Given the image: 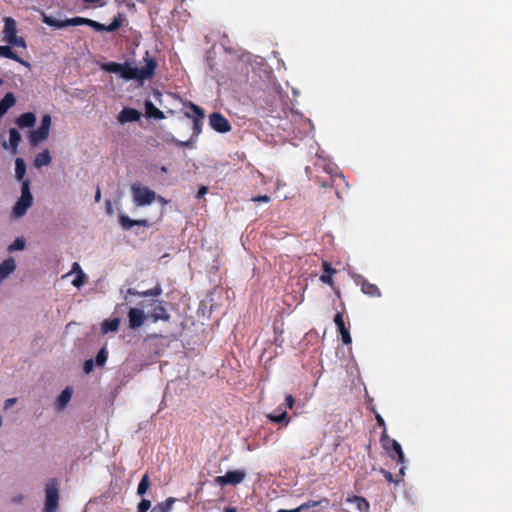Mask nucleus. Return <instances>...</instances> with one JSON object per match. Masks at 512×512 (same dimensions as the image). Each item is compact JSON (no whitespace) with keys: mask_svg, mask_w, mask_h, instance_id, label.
<instances>
[{"mask_svg":"<svg viewBox=\"0 0 512 512\" xmlns=\"http://www.w3.org/2000/svg\"><path fill=\"white\" fill-rule=\"evenodd\" d=\"M103 68L107 72L119 74L120 69L122 68V63L110 62L107 63Z\"/></svg>","mask_w":512,"mask_h":512,"instance_id":"39","label":"nucleus"},{"mask_svg":"<svg viewBox=\"0 0 512 512\" xmlns=\"http://www.w3.org/2000/svg\"><path fill=\"white\" fill-rule=\"evenodd\" d=\"M149 486H150L149 475H148V473H145L142 476V478L138 484L137 494L140 496L144 495L147 492Z\"/></svg>","mask_w":512,"mask_h":512,"instance_id":"33","label":"nucleus"},{"mask_svg":"<svg viewBox=\"0 0 512 512\" xmlns=\"http://www.w3.org/2000/svg\"><path fill=\"white\" fill-rule=\"evenodd\" d=\"M381 443L383 448L386 450H392L397 455V461L399 463L404 462V453L402 451L401 445L394 439L389 438V436L386 434V431H383L381 436Z\"/></svg>","mask_w":512,"mask_h":512,"instance_id":"12","label":"nucleus"},{"mask_svg":"<svg viewBox=\"0 0 512 512\" xmlns=\"http://www.w3.org/2000/svg\"><path fill=\"white\" fill-rule=\"evenodd\" d=\"M346 501L349 503H354L356 505L358 512H368L369 511L370 504L366 500V498H364L362 496L347 497Z\"/></svg>","mask_w":512,"mask_h":512,"instance_id":"24","label":"nucleus"},{"mask_svg":"<svg viewBox=\"0 0 512 512\" xmlns=\"http://www.w3.org/2000/svg\"><path fill=\"white\" fill-rule=\"evenodd\" d=\"M101 0H83L84 3H94V4H97L99 3Z\"/></svg>","mask_w":512,"mask_h":512,"instance_id":"55","label":"nucleus"},{"mask_svg":"<svg viewBox=\"0 0 512 512\" xmlns=\"http://www.w3.org/2000/svg\"><path fill=\"white\" fill-rule=\"evenodd\" d=\"M162 292H163V289H162L161 285L158 283L151 289L141 291V297H150V296L158 297L162 294Z\"/></svg>","mask_w":512,"mask_h":512,"instance_id":"35","label":"nucleus"},{"mask_svg":"<svg viewBox=\"0 0 512 512\" xmlns=\"http://www.w3.org/2000/svg\"><path fill=\"white\" fill-rule=\"evenodd\" d=\"M322 268L323 274L320 276V281L331 286L333 284L332 277L337 273V270L327 261H323Z\"/></svg>","mask_w":512,"mask_h":512,"instance_id":"20","label":"nucleus"},{"mask_svg":"<svg viewBox=\"0 0 512 512\" xmlns=\"http://www.w3.org/2000/svg\"><path fill=\"white\" fill-rule=\"evenodd\" d=\"M253 201L267 203L270 201V197L268 195H260V196L253 198Z\"/></svg>","mask_w":512,"mask_h":512,"instance_id":"46","label":"nucleus"},{"mask_svg":"<svg viewBox=\"0 0 512 512\" xmlns=\"http://www.w3.org/2000/svg\"><path fill=\"white\" fill-rule=\"evenodd\" d=\"M146 320L145 312L139 308H130L128 311V324L130 329L141 327Z\"/></svg>","mask_w":512,"mask_h":512,"instance_id":"13","label":"nucleus"},{"mask_svg":"<svg viewBox=\"0 0 512 512\" xmlns=\"http://www.w3.org/2000/svg\"><path fill=\"white\" fill-rule=\"evenodd\" d=\"M319 184L323 188L331 187L335 189V194L338 198H341L342 190L348 187V183L341 173L330 175L329 180L321 181Z\"/></svg>","mask_w":512,"mask_h":512,"instance_id":"9","label":"nucleus"},{"mask_svg":"<svg viewBox=\"0 0 512 512\" xmlns=\"http://www.w3.org/2000/svg\"><path fill=\"white\" fill-rule=\"evenodd\" d=\"M16 123L22 129L32 128L36 123V116L32 112L23 113L16 119Z\"/></svg>","mask_w":512,"mask_h":512,"instance_id":"22","label":"nucleus"},{"mask_svg":"<svg viewBox=\"0 0 512 512\" xmlns=\"http://www.w3.org/2000/svg\"><path fill=\"white\" fill-rule=\"evenodd\" d=\"M195 140H196V138L193 136L187 141H180L173 136H171V138H170V142L173 143L177 147H190Z\"/></svg>","mask_w":512,"mask_h":512,"instance_id":"38","label":"nucleus"},{"mask_svg":"<svg viewBox=\"0 0 512 512\" xmlns=\"http://www.w3.org/2000/svg\"><path fill=\"white\" fill-rule=\"evenodd\" d=\"M150 306L152 309L149 311V317L153 322H168L170 320L171 316L168 313L163 300H152Z\"/></svg>","mask_w":512,"mask_h":512,"instance_id":"8","label":"nucleus"},{"mask_svg":"<svg viewBox=\"0 0 512 512\" xmlns=\"http://www.w3.org/2000/svg\"><path fill=\"white\" fill-rule=\"evenodd\" d=\"M127 292H128V294H130V295H134V296H139V297H141V292H140V291H137V290H135V289L129 288Z\"/></svg>","mask_w":512,"mask_h":512,"instance_id":"51","label":"nucleus"},{"mask_svg":"<svg viewBox=\"0 0 512 512\" xmlns=\"http://www.w3.org/2000/svg\"><path fill=\"white\" fill-rule=\"evenodd\" d=\"M267 418L269 421L273 423H281L284 424L285 426L288 425V423L290 422V417L288 416L286 411H283L278 415L268 414Z\"/></svg>","mask_w":512,"mask_h":512,"instance_id":"31","label":"nucleus"},{"mask_svg":"<svg viewBox=\"0 0 512 512\" xmlns=\"http://www.w3.org/2000/svg\"><path fill=\"white\" fill-rule=\"evenodd\" d=\"M51 127V116L49 114H45L42 116L41 124L36 129L30 132L29 134V143L32 146H37L41 142L45 141L49 137V131Z\"/></svg>","mask_w":512,"mask_h":512,"instance_id":"5","label":"nucleus"},{"mask_svg":"<svg viewBox=\"0 0 512 512\" xmlns=\"http://www.w3.org/2000/svg\"><path fill=\"white\" fill-rule=\"evenodd\" d=\"M32 204L33 196L30 192V180H25L21 187V197L13 207L12 217L15 219L23 217Z\"/></svg>","mask_w":512,"mask_h":512,"instance_id":"3","label":"nucleus"},{"mask_svg":"<svg viewBox=\"0 0 512 512\" xmlns=\"http://www.w3.org/2000/svg\"><path fill=\"white\" fill-rule=\"evenodd\" d=\"M208 191V188L206 186H202L199 190H198V193H197V197L198 198H201L203 197Z\"/></svg>","mask_w":512,"mask_h":512,"instance_id":"50","label":"nucleus"},{"mask_svg":"<svg viewBox=\"0 0 512 512\" xmlns=\"http://www.w3.org/2000/svg\"><path fill=\"white\" fill-rule=\"evenodd\" d=\"M375 418H376L377 424H378L380 427H383V428L385 429V421H384V419L382 418V416H381L380 414H376Z\"/></svg>","mask_w":512,"mask_h":512,"instance_id":"49","label":"nucleus"},{"mask_svg":"<svg viewBox=\"0 0 512 512\" xmlns=\"http://www.w3.org/2000/svg\"><path fill=\"white\" fill-rule=\"evenodd\" d=\"M140 117L141 113L138 110L130 107H125L120 112L118 119L121 123H127L138 121Z\"/></svg>","mask_w":512,"mask_h":512,"instance_id":"17","label":"nucleus"},{"mask_svg":"<svg viewBox=\"0 0 512 512\" xmlns=\"http://www.w3.org/2000/svg\"><path fill=\"white\" fill-rule=\"evenodd\" d=\"M0 56L2 57H5V58H8V59H12L22 65H24L25 67H30V63L23 60L22 58H20L13 50L10 46L6 45V46H0Z\"/></svg>","mask_w":512,"mask_h":512,"instance_id":"21","label":"nucleus"},{"mask_svg":"<svg viewBox=\"0 0 512 512\" xmlns=\"http://www.w3.org/2000/svg\"><path fill=\"white\" fill-rule=\"evenodd\" d=\"M119 318H113L111 320H105L102 324V331L104 333L117 331L119 328Z\"/></svg>","mask_w":512,"mask_h":512,"instance_id":"32","label":"nucleus"},{"mask_svg":"<svg viewBox=\"0 0 512 512\" xmlns=\"http://www.w3.org/2000/svg\"><path fill=\"white\" fill-rule=\"evenodd\" d=\"M3 83L2 79L0 78V85Z\"/></svg>","mask_w":512,"mask_h":512,"instance_id":"58","label":"nucleus"},{"mask_svg":"<svg viewBox=\"0 0 512 512\" xmlns=\"http://www.w3.org/2000/svg\"><path fill=\"white\" fill-rule=\"evenodd\" d=\"M322 503H325L326 505H328L329 503V500L327 498H323L321 500H308L307 502H304L302 503L298 508L300 509V512L303 511V510H308L312 507H316V506H319L321 505Z\"/></svg>","mask_w":512,"mask_h":512,"instance_id":"34","label":"nucleus"},{"mask_svg":"<svg viewBox=\"0 0 512 512\" xmlns=\"http://www.w3.org/2000/svg\"><path fill=\"white\" fill-rule=\"evenodd\" d=\"M17 402V398H9L4 403V409L8 410Z\"/></svg>","mask_w":512,"mask_h":512,"instance_id":"45","label":"nucleus"},{"mask_svg":"<svg viewBox=\"0 0 512 512\" xmlns=\"http://www.w3.org/2000/svg\"><path fill=\"white\" fill-rule=\"evenodd\" d=\"M189 108L192 110L193 115H189L188 113H186V115L192 118L193 137L197 138L202 131L203 119L205 117L204 110L192 102L189 103Z\"/></svg>","mask_w":512,"mask_h":512,"instance_id":"10","label":"nucleus"},{"mask_svg":"<svg viewBox=\"0 0 512 512\" xmlns=\"http://www.w3.org/2000/svg\"><path fill=\"white\" fill-rule=\"evenodd\" d=\"M334 323L341 334L342 341L345 345H349L352 342V338L348 329L345 327L343 316L340 312L336 313L334 317Z\"/></svg>","mask_w":512,"mask_h":512,"instance_id":"15","label":"nucleus"},{"mask_svg":"<svg viewBox=\"0 0 512 512\" xmlns=\"http://www.w3.org/2000/svg\"><path fill=\"white\" fill-rule=\"evenodd\" d=\"M16 103V98L12 92H7L0 100V116H3Z\"/></svg>","mask_w":512,"mask_h":512,"instance_id":"23","label":"nucleus"},{"mask_svg":"<svg viewBox=\"0 0 512 512\" xmlns=\"http://www.w3.org/2000/svg\"><path fill=\"white\" fill-rule=\"evenodd\" d=\"M93 367H94L93 360L92 359L86 360L83 365L84 373L89 374L93 370Z\"/></svg>","mask_w":512,"mask_h":512,"instance_id":"43","label":"nucleus"},{"mask_svg":"<svg viewBox=\"0 0 512 512\" xmlns=\"http://www.w3.org/2000/svg\"><path fill=\"white\" fill-rule=\"evenodd\" d=\"M277 512H300V509L298 507L292 510L279 509Z\"/></svg>","mask_w":512,"mask_h":512,"instance_id":"53","label":"nucleus"},{"mask_svg":"<svg viewBox=\"0 0 512 512\" xmlns=\"http://www.w3.org/2000/svg\"><path fill=\"white\" fill-rule=\"evenodd\" d=\"M108 352L105 347H103L96 355L95 362L98 366H103L107 361Z\"/></svg>","mask_w":512,"mask_h":512,"instance_id":"37","label":"nucleus"},{"mask_svg":"<svg viewBox=\"0 0 512 512\" xmlns=\"http://www.w3.org/2000/svg\"><path fill=\"white\" fill-rule=\"evenodd\" d=\"M145 112L148 118L164 119V113L159 110L151 101L145 102Z\"/></svg>","mask_w":512,"mask_h":512,"instance_id":"25","label":"nucleus"},{"mask_svg":"<svg viewBox=\"0 0 512 512\" xmlns=\"http://www.w3.org/2000/svg\"><path fill=\"white\" fill-rule=\"evenodd\" d=\"M294 404H295V398L291 394L286 395L285 406L288 409H292L294 407Z\"/></svg>","mask_w":512,"mask_h":512,"instance_id":"44","label":"nucleus"},{"mask_svg":"<svg viewBox=\"0 0 512 512\" xmlns=\"http://www.w3.org/2000/svg\"><path fill=\"white\" fill-rule=\"evenodd\" d=\"M26 174V163L22 158H17L15 160V177L18 181L22 182L25 181L24 179Z\"/></svg>","mask_w":512,"mask_h":512,"instance_id":"28","label":"nucleus"},{"mask_svg":"<svg viewBox=\"0 0 512 512\" xmlns=\"http://www.w3.org/2000/svg\"><path fill=\"white\" fill-rule=\"evenodd\" d=\"M119 223L126 230L131 229L133 226L148 227L150 225L149 221L146 219L132 220L124 214L119 215Z\"/></svg>","mask_w":512,"mask_h":512,"instance_id":"18","label":"nucleus"},{"mask_svg":"<svg viewBox=\"0 0 512 512\" xmlns=\"http://www.w3.org/2000/svg\"><path fill=\"white\" fill-rule=\"evenodd\" d=\"M25 499V496L23 494H18L16 496H14L11 501L15 504H20L24 501Z\"/></svg>","mask_w":512,"mask_h":512,"instance_id":"47","label":"nucleus"},{"mask_svg":"<svg viewBox=\"0 0 512 512\" xmlns=\"http://www.w3.org/2000/svg\"><path fill=\"white\" fill-rule=\"evenodd\" d=\"M224 512H237L235 507H227L225 508Z\"/></svg>","mask_w":512,"mask_h":512,"instance_id":"54","label":"nucleus"},{"mask_svg":"<svg viewBox=\"0 0 512 512\" xmlns=\"http://www.w3.org/2000/svg\"><path fill=\"white\" fill-rule=\"evenodd\" d=\"M145 62V66L142 68L133 67L129 63H122L120 76L126 80H138L140 82L151 79L155 74L157 62L155 58L149 56L148 52H146Z\"/></svg>","mask_w":512,"mask_h":512,"instance_id":"2","label":"nucleus"},{"mask_svg":"<svg viewBox=\"0 0 512 512\" xmlns=\"http://www.w3.org/2000/svg\"><path fill=\"white\" fill-rule=\"evenodd\" d=\"M209 125L219 133H227L232 129L227 118L219 112H213L209 115Z\"/></svg>","mask_w":512,"mask_h":512,"instance_id":"11","label":"nucleus"},{"mask_svg":"<svg viewBox=\"0 0 512 512\" xmlns=\"http://www.w3.org/2000/svg\"><path fill=\"white\" fill-rule=\"evenodd\" d=\"M52 161L49 150L45 149L43 152L38 153L34 159V166L36 168H41L43 166H48Z\"/></svg>","mask_w":512,"mask_h":512,"instance_id":"26","label":"nucleus"},{"mask_svg":"<svg viewBox=\"0 0 512 512\" xmlns=\"http://www.w3.org/2000/svg\"><path fill=\"white\" fill-rule=\"evenodd\" d=\"M8 43L17 47L26 48V42L22 37L16 36L13 38V40L9 41Z\"/></svg>","mask_w":512,"mask_h":512,"instance_id":"42","label":"nucleus"},{"mask_svg":"<svg viewBox=\"0 0 512 512\" xmlns=\"http://www.w3.org/2000/svg\"><path fill=\"white\" fill-rule=\"evenodd\" d=\"M86 275L84 272H80L77 274L76 278L72 281L73 286L80 288L84 285L86 281Z\"/></svg>","mask_w":512,"mask_h":512,"instance_id":"40","label":"nucleus"},{"mask_svg":"<svg viewBox=\"0 0 512 512\" xmlns=\"http://www.w3.org/2000/svg\"><path fill=\"white\" fill-rule=\"evenodd\" d=\"M43 23L47 24L50 27H54L57 29H61L68 26H79V25H86L91 28H93L97 32H114L117 31L119 28H121L126 21L125 15L122 13H118L112 20V22L109 25H104L100 22H97L95 20L84 18V17H74V18H67L65 20H59L52 16H48L46 14H43L42 16Z\"/></svg>","mask_w":512,"mask_h":512,"instance_id":"1","label":"nucleus"},{"mask_svg":"<svg viewBox=\"0 0 512 512\" xmlns=\"http://www.w3.org/2000/svg\"><path fill=\"white\" fill-rule=\"evenodd\" d=\"M246 473L243 470L228 471L223 476H217L214 478V483L224 487L225 485L236 486L244 481Z\"/></svg>","mask_w":512,"mask_h":512,"instance_id":"7","label":"nucleus"},{"mask_svg":"<svg viewBox=\"0 0 512 512\" xmlns=\"http://www.w3.org/2000/svg\"><path fill=\"white\" fill-rule=\"evenodd\" d=\"M151 507V502L148 499H142L140 503L138 504V511L137 512H147Z\"/></svg>","mask_w":512,"mask_h":512,"instance_id":"41","label":"nucleus"},{"mask_svg":"<svg viewBox=\"0 0 512 512\" xmlns=\"http://www.w3.org/2000/svg\"><path fill=\"white\" fill-rule=\"evenodd\" d=\"M4 23V40L8 43L9 41L13 40L14 37L17 36V25L16 21L11 17H5Z\"/></svg>","mask_w":512,"mask_h":512,"instance_id":"16","label":"nucleus"},{"mask_svg":"<svg viewBox=\"0 0 512 512\" xmlns=\"http://www.w3.org/2000/svg\"><path fill=\"white\" fill-rule=\"evenodd\" d=\"M132 194L134 202L137 206L149 205L156 198V193L154 191L137 184L132 185Z\"/></svg>","mask_w":512,"mask_h":512,"instance_id":"6","label":"nucleus"},{"mask_svg":"<svg viewBox=\"0 0 512 512\" xmlns=\"http://www.w3.org/2000/svg\"><path fill=\"white\" fill-rule=\"evenodd\" d=\"M100 200H101V190L99 187H97L96 193H95V201L99 202Z\"/></svg>","mask_w":512,"mask_h":512,"instance_id":"52","label":"nucleus"},{"mask_svg":"<svg viewBox=\"0 0 512 512\" xmlns=\"http://www.w3.org/2000/svg\"><path fill=\"white\" fill-rule=\"evenodd\" d=\"M2 423H3V418H2V416H0V427L2 426Z\"/></svg>","mask_w":512,"mask_h":512,"instance_id":"57","label":"nucleus"},{"mask_svg":"<svg viewBox=\"0 0 512 512\" xmlns=\"http://www.w3.org/2000/svg\"><path fill=\"white\" fill-rule=\"evenodd\" d=\"M357 284L360 286L362 293L369 297L378 298L381 297V291L376 284L370 283L364 277H359Z\"/></svg>","mask_w":512,"mask_h":512,"instance_id":"14","label":"nucleus"},{"mask_svg":"<svg viewBox=\"0 0 512 512\" xmlns=\"http://www.w3.org/2000/svg\"><path fill=\"white\" fill-rule=\"evenodd\" d=\"M73 390L71 387H66L61 394L59 395L57 399V407L58 409L62 410L66 407L68 402L70 401L72 397Z\"/></svg>","mask_w":512,"mask_h":512,"instance_id":"27","label":"nucleus"},{"mask_svg":"<svg viewBox=\"0 0 512 512\" xmlns=\"http://www.w3.org/2000/svg\"><path fill=\"white\" fill-rule=\"evenodd\" d=\"M16 269V262L12 257L5 259L0 264V283L4 281Z\"/></svg>","mask_w":512,"mask_h":512,"instance_id":"19","label":"nucleus"},{"mask_svg":"<svg viewBox=\"0 0 512 512\" xmlns=\"http://www.w3.org/2000/svg\"><path fill=\"white\" fill-rule=\"evenodd\" d=\"M175 502L174 498L170 497L166 499L164 502L156 504L151 512H170L172 509V505Z\"/></svg>","mask_w":512,"mask_h":512,"instance_id":"30","label":"nucleus"},{"mask_svg":"<svg viewBox=\"0 0 512 512\" xmlns=\"http://www.w3.org/2000/svg\"><path fill=\"white\" fill-rule=\"evenodd\" d=\"M59 505V490L57 479H51L45 487L44 512H56Z\"/></svg>","mask_w":512,"mask_h":512,"instance_id":"4","label":"nucleus"},{"mask_svg":"<svg viewBox=\"0 0 512 512\" xmlns=\"http://www.w3.org/2000/svg\"><path fill=\"white\" fill-rule=\"evenodd\" d=\"M72 273H80V272H83L79 263L78 262H74L73 265H72Z\"/></svg>","mask_w":512,"mask_h":512,"instance_id":"48","label":"nucleus"},{"mask_svg":"<svg viewBox=\"0 0 512 512\" xmlns=\"http://www.w3.org/2000/svg\"><path fill=\"white\" fill-rule=\"evenodd\" d=\"M25 245H26V242H25L24 238L18 237L14 240V242L11 245H9L8 251L13 252V251H18V250H23L25 248Z\"/></svg>","mask_w":512,"mask_h":512,"instance_id":"36","label":"nucleus"},{"mask_svg":"<svg viewBox=\"0 0 512 512\" xmlns=\"http://www.w3.org/2000/svg\"><path fill=\"white\" fill-rule=\"evenodd\" d=\"M386 478H387L388 480H392V475H391V473H387Z\"/></svg>","mask_w":512,"mask_h":512,"instance_id":"56","label":"nucleus"},{"mask_svg":"<svg viewBox=\"0 0 512 512\" xmlns=\"http://www.w3.org/2000/svg\"><path fill=\"white\" fill-rule=\"evenodd\" d=\"M9 142L13 149V153L17 152V147L21 142V134L16 128H11L9 130Z\"/></svg>","mask_w":512,"mask_h":512,"instance_id":"29","label":"nucleus"}]
</instances>
